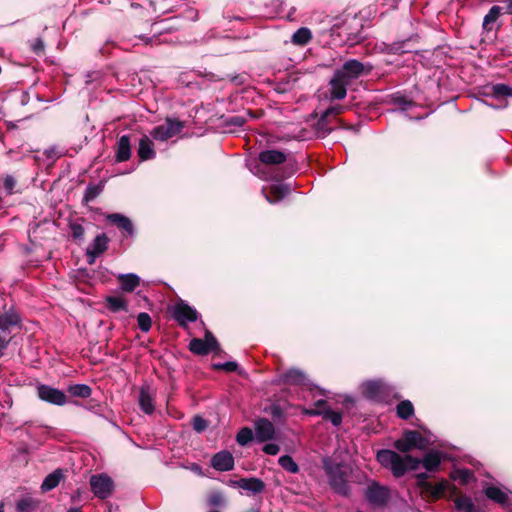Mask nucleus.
I'll return each mask as SVG.
<instances>
[{
    "mask_svg": "<svg viewBox=\"0 0 512 512\" xmlns=\"http://www.w3.org/2000/svg\"><path fill=\"white\" fill-rule=\"evenodd\" d=\"M321 462L331 490L342 497H351V477L353 474L351 464L345 461H338L335 454L323 457Z\"/></svg>",
    "mask_w": 512,
    "mask_h": 512,
    "instance_id": "nucleus-1",
    "label": "nucleus"
},
{
    "mask_svg": "<svg viewBox=\"0 0 512 512\" xmlns=\"http://www.w3.org/2000/svg\"><path fill=\"white\" fill-rule=\"evenodd\" d=\"M371 66L357 60L346 61L341 68L335 70L330 80L329 98L341 100L346 97L347 87L363 75L369 74Z\"/></svg>",
    "mask_w": 512,
    "mask_h": 512,
    "instance_id": "nucleus-2",
    "label": "nucleus"
},
{
    "mask_svg": "<svg viewBox=\"0 0 512 512\" xmlns=\"http://www.w3.org/2000/svg\"><path fill=\"white\" fill-rule=\"evenodd\" d=\"M288 154L278 149H266L259 153L258 161L250 163V170L260 178L267 179L266 167L278 166L287 160Z\"/></svg>",
    "mask_w": 512,
    "mask_h": 512,
    "instance_id": "nucleus-3",
    "label": "nucleus"
},
{
    "mask_svg": "<svg viewBox=\"0 0 512 512\" xmlns=\"http://www.w3.org/2000/svg\"><path fill=\"white\" fill-rule=\"evenodd\" d=\"M430 446L428 438L419 431L405 429L402 437L394 441L393 447L402 453H408L413 449L426 450Z\"/></svg>",
    "mask_w": 512,
    "mask_h": 512,
    "instance_id": "nucleus-4",
    "label": "nucleus"
},
{
    "mask_svg": "<svg viewBox=\"0 0 512 512\" xmlns=\"http://www.w3.org/2000/svg\"><path fill=\"white\" fill-rule=\"evenodd\" d=\"M377 461L387 469H390L393 476L400 478L406 474L403 456L390 449H381L376 455Z\"/></svg>",
    "mask_w": 512,
    "mask_h": 512,
    "instance_id": "nucleus-5",
    "label": "nucleus"
},
{
    "mask_svg": "<svg viewBox=\"0 0 512 512\" xmlns=\"http://www.w3.org/2000/svg\"><path fill=\"white\" fill-rule=\"evenodd\" d=\"M198 317V311L182 299H179L172 308V318L181 328H187L188 323L196 322Z\"/></svg>",
    "mask_w": 512,
    "mask_h": 512,
    "instance_id": "nucleus-6",
    "label": "nucleus"
},
{
    "mask_svg": "<svg viewBox=\"0 0 512 512\" xmlns=\"http://www.w3.org/2000/svg\"><path fill=\"white\" fill-rule=\"evenodd\" d=\"M183 127V122L177 119L167 118L163 124L154 127L150 134L153 139L163 142L178 135Z\"/></svg>",
    "mask_w": 512,
    "mask_h": 512,
    "instance_id": "nucleus-7",
    "label": "nucleus"
},
{
    "mask_svg": "<svg viewBox=\"0 0 512 512\" xmlns=\"http://www.w3.org/2000/svg\"><path fill=\"white\" fill-rule=\"evenodd\" d=\"M90 487L99 499H107L114 491V481L107 474H96L90 478Z\"/></svg>",
    "mask_w": 512,
    "mask_h": 512,
    "instance_id": "nucleus-8",
    "label": "nucleus"
},
{
    "mask_svg": "<svg viewBox=\"0 0 512 512\" xmlns=\"http://www.w3.org/2000/svg\"><path fill=\"white\" fill-rule=\"evenodd\" d=\"M390 387L381 380H370L363 384V396L372 401H384L390 395Z\"/></svg>",
    "mask_w": 512,
    "mask_h": 512,
    "instance_id": "nucleus-9",
    "label": "nucleus"
},
{
    "mask_svg": "<svg viewBox=\"0 0 512 512\" xmlns=\"http://www.w3.org/2000/svg\"><path fill=\"white\" fill-rule=\"evenodd\" d=\"M37 396L40 400L56 406H64L68 402L67 396L63 391L47 384H39L37 386Z\"/></svg>",
    "mask_w": 512,
    "mask_h": 512,
    "instance_id": "nucleus-10",
    "label": "nucleus"
},
{
    "mask_svg": "<svg viewBox=\"0 0 512 512\" xmlns=\"http://www.w3.org/2000/svg\"><path fill=\"white\" fill-rule=\"evenodd\" d=\"M366 500L377 507L385 506L390 499V491L387 487L373 481L365 491Z\"/></svg>",
    "mask_w": 512,
    "mask_h": 512,
    "instance_id": "nucleus-11",
    "label": "nucleus"
},
{
    "mask_svg": "<svg viewBox=\"0 0 512 512\" xmlns=\"http://www.w3.org/2000/svg\"><path fill=\"white\" fill-rule=\"evenodd\" d=\"M255 435L258 442L263 443L274 439L275 428L271 421L260 418L255 421Z\"/></svg>",
    "mask_w": 512,
    "mask_h": 512,
    "instance_id": "nucleus-12",
    "label": "nucleus"
},
{
    "mask_svg": "<svg viewBox=\"0 0 512 512\" xmlns=\"http://www.w3.org/2000/svg\"><path fill=\"white\" fill-rule=\"evenodd\" d=\"M138 403L145 414H152L155 411L154 393L148 384H143L139 390Z\"/></svg>",
    "mask_w": 512,
    "mask_h": 512,
    "instance_id": "nucleus-13",
    "label": "nucleus"
},
{
    "mask_svg": "<svg viewBox=\"0 0 512 512\" xmlns=\"http://www.w3.org/2000/svg\"><path fill=\"white\" fill-rule=\"evenodd\" d=\"M108 241L109 239L105 233L99 234L95 237L93 243L87 248L89 264H93L95 259L107 250Z\"/></svg>",
    "mask_w": 512,
    "mask_h": 512,
    "instance_id": "nucleus-14",
    "label": "nucleus"
},
{
    "mask_svg": "<svg viewBox=\"0 0 512 512\" xmlns=\"http://www.w3.org/2000/svg\"><path fill=\"white\" fill-rule=\"evenodd\" d=\"M211 466L217 471H230L234 468V457L227 450L220 451L213 455Z\"/></svg>",
    "mask_w": 512,
    "mask_h": 512,
    "instance_id": "nucleus-15",
    "label": "nucleus"
},
{
    "mask_svg": "<svg viewBox=\"0 0 512 512\" xmlns=\"http://www.w3.org/2000/svg\"><path fill=\"white\" fill-rule=\"evenodd\" d=\"M104 307L111 313L128 312L129 304L123 295H108L104 298Z\"/></svg>",
    "mask_w": 512,
    "mask_h": 512,
    "instance_id": "nucleus-16",
    "label": "nucleus"
},
{
    "mask_svg": "<svg viewBox=\"0 0 512 512\" xmlns=\"http://www.w3.org/2000/svg\"><path fill=\"white\" fill-rule=\"evenodd\" d=\"M234 485L253 494H260L266 488L264 481L256 477L240 478L234 482Z\"/></svg>",
    "mask_w": 512,
    "mask_h": 512,
    "instance_id": "nucleus-17",
    "label": "nucleus"
},
{
    "mask_svg": "<svg viewBox=\"0 0 512 512\" xmlns=\"http://www.w3.org/2000/svg\"><path fill=\"white\" fill-rule=\"evenodd\" d=\"M442 462V452L438 450H430L421 459V465L427 472H437Z\"/></svg>",
    "mask_w": 512,
    "mask_h": 512,
    "instance_id": "nucleus-18",
    "label": "nucleus"
},
{
    "mask_svg": "<svg viewBox=\"0 0 512 512\" xmlns=\"http://www.w3.org/2000/svg\"><path fill=\"white\" fill-rule=\"evenodd\" d=\"M307 377L299 369H289L280 376V382L285 385L303 386L306 384Z\"/></svg>",
    "mask_w": 512,
    "mask_h": 512,
    "instance_id": "nucleus-19",
    "label": "nucleus"
},
{
    "mask_svg": "<svg viewBox=\"0 0 512 512\" xmlns=\"http://www.w3.org/2000/svg\"><path fill=\"white\" fill-rule=\"evenodd\" d=\"M484 494L489 500L501 505L502 507H507L510 505L508 494L497 486L490 485L486 487L484 489Z\"/></svg>",
    "mask_w": 512,
    "mask_h": 512,
    "instance_id": "nucleus-20",
    "label": "nucleus"
},
{
    "mask_svg": "<svg viewBox=\"0 0 512 512\" xmlns=\"http://www.w3.org/2000/svg\"><path fill=\"white\" fill-rule=\"evenodd\" d=\"M21 317L14 308H10L4 313L0 312V330L7 331L10 327L19 326Z\"/></svg>",
    "mask_w": 512,
    "mask_h": 512,
    "instance_id": "nucleus-21",
    "label": "nucleus"
},
{
    "mask_svg": "<svg viewBox=\"0 0 512 512\" xmlns=\"http://www.w3.org/2000/svg\"><path fill=\"white\" fill-rule=\"evenodd\" d=\"M117 281L123 292L131 293L140 285V277L134 273L119 274Z\"/></svg>",
    "mask_w": 512,
    "mask_h": 512,
    "instance_id": "nucleus-22",
    "label": "nucleus"
},
{
    "mask_svg": "<svg viewBox=\"0 0 512 512\" xmlns=\"http://www.w3.org/2000/svg\"><path fill=\"white\" fill-rule=\"evenodd\" d=\"M449 488V483L447 480L442 479L437 484L433 485L431 483V488H426L422 493L425 497L436 501L444 497L446 490Z\"/></svg>",
    "mask_w": 512,
    "mask_h": 512,
    "instance_id": "nucleus-23",
    "label": "nucleus"
},
{
    "mask_svg": "<svg viewBox=\"0 0 512 512\" xmlns=\"http://www.w3.org/2000/svg\"><path fill=\"white\" fill-rule=\"evenodd\" d=\"M108 219L112 224L116 225L119 229L125 231L128 236H132L134 234L133 224L128 217L115 213L109 215Z\"/></svg>",
    "mask_w": 512,
    "mask_h": 512,
    "instance_id": "nucleus-24",
    "label": "nucleus"
},
{
    "mask_svg": "<svg viewBox=\"0 0 512 512\" xmlns=\"http://www.w3.org/2000/svg\"><path fill=\"white\" fill-rule=\"evenodd\" d=\"M138 156L142 161L152 159L155 157L152 140L144 135L139 141Z\"/></svg>",
    "mask_w": 512,
    "mask_h": 512,
    "instance_id": "nucleus-25",
    "label": "nucleus"
},
{
    "mask_svg": "<svg viewBox=\"0 0 512 512\" xmlns=\"http://www.w3.org/2000/svg\"><path fill=\"white\" fill-rule=\"evenodd\" d=\"M131 146L130 138L127 135H123L117 142L116 158L117 161L123 162L130 158Z\"/></svg>",
    "mask_w": 512,
    "mask_h": 512,
    "instance_id": "nucleus-26",
    "label": "nucleus"
},
{
    "mask_svg": "<svg viewBox=\"0 0 512 512\" xmlns=\"http://www.w3.org/2000/svg\"><path fill=\"white\" fill-rule=\"evenodd\" d=\"M63 478V473L61 469H56L52 473L48 474L41 484V490L43 492L51 491L56 488L61 479Z\"/></svg>",
    "mask_w": 512,
    "mask_h": 512,
    "instance_id": "nucleus-27",
    "label": "nucleus"
},
{
    "mask_svg": "<svg viewBox=\"0 0 512 512\" xmlns=\"http://www.w3.org/2000/svg\"><path fill=\"white\" fill-rule=\"evenodd\" d=\"M307 413L310 415H323L324 419L331 421L334 426H339L342 423V413L330 408L325 410H310Z\"/></svg>",
    "mask_w": 512,
    "mask_h": 512,
    "instance_id": "nucleus-28",
    "label": "nucleus"
},
{
    "mask_svg": "<svg viewBox=\"0 0 512 512\" xmlns=\"http://www.w3.org/2000/svg\"><path fill=\"white\" fill-rule=\"evenodd\" d=\"M414 406L410 400H402L396 406V414L400 419L408 420L414 415Z\"/></svg>",
    "mask_w": 512,
    "mask_h": 512,
    "instance_id": "nucleus-29",
    "label": "nucleus"
},
{
    "mask_svg": "<svg viewBox=\"0 0 512 512\" xmlns=\"http://www.w3.org/2000/svg\"><path fill=\"white\" fill-rule=\"evenodd\" d=\"M68 393L77 398L86 399L92 394V388L87 384H73L67 389Z\"/></svg>",
    "mask_w": 512,
    "mask_h": 512,
    "instance_id": "nucleus-30",
    "label": "nucleus"
},
{
    "mask_svg": "<svg viewBox=\"0 0 512 512\" xmlns=\"http://www.w3.org/2000/svg\"><path fill=\"white\" fill-rule=\"evenodd\" d=\"M189 350L199 356H206L212 352L201 338H193L189 343Z\"/></svg>",
    "mask_w": 512,
    "mask_h": 512,
    "instance_id": "nucleus-31",
    "label": "nucleus"
},
{
    "mask_svg": "<svg viewBox=\"0 0 512 512\" xmlns=\"http://www.w3.org/2000/svg\"><path fill=\"white\" fill-rule=\"evenodd\" d=\"M312 34L308 28L298 29L292 36V42L296 45H305L311 40Z\"/></svg>",
    "mask_w": 512,
    "mask_h": 512,
    "instance_id": "nucleus-32",
    "label": "nucleus"
},
{
    "mask_svg": "<svg viewBox=\"0 0 512 512\" xmlns=\"http://www.w3.org/2000/svg\"><path fill=\"white\" fill-rule=\"evenodd\" d=\"M501 14H503V13L498 5L491 7L488 14L484 17V21H483L484 29L491 30L492 29L491 25L496 22V20L498 19V17Z\"/></svg>",
    "mask_w": 512,
    "mask_h": 512,
    "instance_id": "nucleus-33",
    "label": "nucleus"
},
{
    "mask_svg": "<svg viewBox=\"0 0 512 512\" xmlns=\"http://www.w3.org/2000/svg\"><path fill=\"white\" fill-rule=\"evenodd\" d=\"M279 465L289 473H298L299 466L290 455H283L278 460Z\"/></svg>",
    "mask_w": 512,
    "mask_h": 512,
    "instance_id": "nucleus-34",
    "label": "nucleus"
},
{
    "mask_svg": "<svg viewBox=\"0 0 512 512\" xmlns=\"http://www.w3.org/2000/svg\"><path fill=\"white\" fill-rule=\"evenodd\" d=\"M264 412L272 417L274 421H283L285 413L282 407L277 403H272L264 408Z\"/></svg>",
    "mask_w": 512,
    "mask_h": 512,
    "instance_id": "nucleus-35",
    "label": "nucleus"
},
{
    "mask_svg": "<svg viewBox=\"0 0 512 512\" xmlns=\"http://www.w3.org/2000/svg\"><path fill=\"white\" fill-rule=\"evenodd\" d=\"M253 431L249 427H243L239 430L236 436V441L241 446H246L253 440Z\"/></svg>",
    "mask_w": 512,
    "mask_h": 512,
    "instance_id": "nucleus-36",
    "label": "nucleus"
},
{
    "mask_svg": "<svg viewBox=\"0 0 512 512\" xmlns=\"http://www.w3.org/2000/svg\"><path fill=\"white\" fill-rule=\"evenodd\" d=\"M137 322L142 332H148L152 327V319L146 312H141L138 314Z\"/></svg>",
    "mask_w": 512,
    "mask_h": 512,
    "instance_id": "nucleus-37",
    "label": "nucleus"
},
{
    "mask_svg": "<svg viewBox=\"0 0 512 512\" xmlns=\"http://www.w3.org/2000/svg\"><path fill=\"white\" fill-rule=\"evenodd\" d=\"M207 503L211 507H220L225 504V499L220 491H213L208 495Z\"/></svg>",
    "mask_w": 512,
    "mask_h": 512,
    "instance_id": "nucleus-38",
    "label": "nucleus"
},
{
    "mask_svg": "<svg viewBox=\"0 0 512 512\" xmlns=\"http://www.w3.org/2000/svg\"><path fill=\"white\" fill-rule=\"evenodd\" d=\"M36 509L34 501L31 498H23L17 502V512H33Z\"/></svg>",
    "mask_w": 512,
    "mask_h": 512,
    "instance_id": "nucleus-39",
    "label": "nucleus"
},
{
    "mask_svg": "<svg viewBox=\"0 0 512 512\" xmlns=\"http://www.w3.org/2000/svg\"><path fill=\"white\" fill-rule=\"evenodd\" d=\"M404 459V467L406 469V472L408 471H416L421 465V459L413 457L411 455H405L403 456Z\"/></svg>",
    "mask_w": 512,
    "mask_h": 512,
    "instance_id": "nucleus-40",
    "label": "nucleus"
},
{
    "mask_svg": "<svg viewBox=\"0 0 512 512\" xmlns=\"http://www.w3.org/2000/svg\"><path fill=\"white\" fill-rule=\"evenodd\" d=\"M238 364L234 361H228L225 363H214L212 364V369L217 371H226V372H237Z\"/></svg>",
    "mask_w": 512,
    "mask_h": 512,
    "instance_id": "nucleus-41",
    "label": "nucleus"
},
{
    "mask_svg": "<svg viewBox=\"0 0 512 512\" xmlns=\"http://www.w3.org/2000/svg\"><path fill=\"white\" fill-rule=\"evenodd\" d=\"M211 351L220 350V345L214 334L210 330H206L204 339H202Z\"/></svg>",
    "mask_w": 512,
    "mask_h": 512,
    "instance_id": "nucleus-42",
    "label": "nucleus"
},
{
    "mask_svg": "<svg viewBox=\"0 0 512 512\" xmlns=\"http://www.w3.org/2000/svg\"><path fill=\"white\" fill-rule=\"evenodd\" d=\"M297 188L295 181H292L290 179L280 182L278 185H276L271 192H291L294 191Z\"/></svg>",
    "mask_w": 512,
    "mask_h": 512,
    "instance_id": "nucleus-43",
    "label": "nucleus"
},
{
    "mask_svg": "<svg viewBox=\"0 0 512 512\" xmlns=\"http://www.w3.org/2000/svg\"><path fill=\"white\" fill-rule=\"evenodd\" d=\"M69 228L71 231V236L74 240H82L85 230L83 226L77 222H70Z\"/></svg>",
    "mask_w": 512,
    "mask_h": 512,
    "instance_id": "nucleus-44",
    "label": "nucleus"
},
{
    "mask_svg": "<svg viewBox=\"0 0 512 512\" xmlns=\"http://www.w3.org/2000/svg\"><path fill=\"white\" fill-rule=\"evenodd\" d=\"M192 427L196 432L201 433L208 427V421L200 415H195L192 418Z\"/></svg>",
    "mask_w": 512,
    "mask_h": 512,
    "instance_id": "nucleus-45",
    "label": "nucleus"
},
{
    "mask_svg": "<svg viewBox=\"0 0 512 512\" xmlns=\"http://www.w3.org/2000/svg\"><path fill=\"white\" fill-rule=\"evenodd\" d=\"M342 111V108L340 106L331 107L326 109V111L321 116L319 122H318V129L322 130L324 129V125L326 123V119L332 115V114H339Z\"/></svg>",
    "mask_w": 512,
    "mask_h": 512,
    "instance_id": "nucleus-46",
    "label": "nucleus"
},
{
    "mask_svg": "<svg viewBox=\"0 0 512 512\" xmlns=\"http://www.w3.org/2000/svg\"><path fill=\"white\" fill-rule=\"evenodd\" d=\"M415 478L417 480V487L421 490L422 493L426 488H431V483L427 481L429 478L427 472L418 473L415 475Z\"/></svg>",
    "mask_w": 512,
    "mask_h": 512,
    "instance_id": "nucleus-47",
    "label": "nucleus"
},
{
    "mask_svg": "<svg viewBox=\"0 0 512 512\" xmlns=\"http://www.w3.org/2000/svg\"><path fill=\"white\" fill-rule=\"evenodd\" d=\"M472 476L468 469H460L451 473L453 479H460L462 484H467Z\"/></svg>",
    "mask_w": 512,
    "mask_h": 512,
    "instance_id": "nucleus-48",
    "label": "nucleus"
},
{
    "mask_svg": "<svg viewBox=\"0 0 512 512\" xmlns=\"http://www.w3.org/2000/svg\"><path fill=\"white\" fill-rule=\"evenodd\" d=\"M492 93L496 97L512 95V89L505 84H497L492 87Z\"/></svg>",
    "mask_w": 512,
    "mask_h": 512,
    "instance_id": "nucleus-49",
    "label": "nucleus"
},
{
    "mask_svg": "<svg viewBox=\"0 0 512 512\" xmlns=\"http://www.w3.org/2000/svg\"><path fill=\"white\" fill-rule=\"evenodd\" d=\"M262 450L264 453L274 456L279 453L280 447H279V445H277L275 443H268L263 446Z\"/></svg>",
    "mask_w": 512,
    "mask_h": 512,
    "instance_id": "nucleus-50",
    "label": "nucleus"
},
{
    "mask_svg": "<svg viewBox=\"0 0 512 512\" xmlns=\"http://www.w3.org/2000/svg\"><path fill=\"white\" fill-rule=\"evenodd\" d=\"M265 199L271 203V204H275L277 202H280L281 200H283V198L287 195V194H282V193H279V194H263Z\"/></svg>",
    "mask_w": 512,
    "mask_h": 512,
    "instance_id": "nucleus-51",
    "label": "nucleus"
},
{
    "mask_svg": "<svg viewBox=\"0 0 512 512\" xmlns=\"http://www.w3.org/2000/svg\"><path fill=\"white\" fill-rule=\"evenodd\" d=\"M2 187L8 191L12 190L15 187V179L12 176H6Z\"/></svg>",
    "mask_w": 512,
    "mask_h": 512,
    "instance_id": "nucleus-52",
    "label": "nucleus"
},
{
    "mask_svg": "<svg viewBox=\"0 0 512 512\" xmlns=\"http://www.w3.org/2000/svg\"><path fill=\"white\" fill-rule=\"evenodd\" d=\"M32 49L36 53H41L44 50V43L41 39H35L32 43Z\"/></svg>",
    "mask_w": 512,
    "mask_h": 512,
    "instance_id": "nucleus-53",
    "label": "nucleus"
},
{
    "mask_svg": "<svg viewBox=\"0 0 512 512\" xmlns=\"http://www.w3.org/2000/svg\"><path fill=\"white\" fill-rule=\"evenodd\" d=\"M10 339H6L4 336L0 334V358L3 356L4 350H6L9 346Z\"/></svg>",
    "mask_w": 512,
    "mask_h": 512,
    "instance_id": "nucleus-54",
    "label": "nucleus"
},
{
    "mask_svg": "<svg viewBox=\"0 0 512 512\" xmlns=\"http://www.w3.org/2000/svg\"><path fill=\"white\" fill-rule=\"evenodd\" d=\"M502 13L512 14V0H505L502 6H499Z\"/></svg>",
    "mask_w": 512,
    "mask_h": 512,
    "instance_id": "nucleus-55",
    "label": "nucleus"
},
{
    "mask_svg": "<svg viewBox=\"0 0 512 512\" xmlns=\"http://www.w3.org/2000/svg\"><path fill=\"white\" fill-rule=\"evenodd\" d=\"M326 400L320 399L315 402V406L318 408L317 410H325L326 407Z\"/></svg>",
    "mask_w": 512,
    "mask_h": 512,
    "instance_id": "nucleus-56",
    "label": "nucleus"
},
{
    "mask_svg": "<svg viewBox=\"0 0 512 512\" xmlns=\"http://www.w3.org/2000/svg\"><path fill=\"white\" fill-rule=\"evenodd\" d=\"M98 194H84V200L86 202L92 201Z\"/></svg>",
    "mask_w": 512,
    "mask_h": 512,
    "instance_id": "nucleus-57",
    "label": "nucleus"
},
{
    "mask_svg": "<svg viewBox=\"0 0 512 512\" xmlns=\"http://www.w3.org/2000/svg\"><path fill=\"white\" fill-rule=\"evenodd\" d=\"M191 20H195L197 18V13L194 11H190V15L188 16Z\"/></svg>",
    "mask_w": 512,
    "mask_h": 512,
    "instance_id": "nucleus-58",
    "label": "nucleus"
},
{
    "mask_svg": "<svg viewBox=\"0 0 512 512\" xmlns=\"http://www.w3.org/2000/svg\"><path fill=\"white\" fill-rule=\"evenodd\" d=\"M67 512H82V510L78 507H73L68 509Z\"/></svg>",
    "mask_w": 512,
    "mask_h": 512,
    "instance_id": "nucleus-59",
    "label": "nucleus"
},
{
    "mask_svg": "<svg viewBox=\"0 0 512 512\" xmlns=\"http://www.w3.org/2000/svg\"><path fill=\"white\" fill-rule=\"evenodd\" d=\"M234 122H235L236 124H238V125H242V123H243V122H242V119H241L240 117H235V118H234Z\"/></svg>",
    "mask_w": 512,
    "mask_h": 512,
    "instance_id": "nucleus-60",
    "label": "nucleus"
},
{
    "mask_svg": "<svg viewBox=\"0 0 512 512\" xmlns=\"http://www.w3.org/2000/svg\"><path fill=\"white\" fill-rule=\"evenodd\" d=\"M155 42H156V39H154V37H153V38H151V39H149V40L147 41V43H150V44H153V43H155Z\"/></svg>",
    "mask_w": 512,
    "mask_h": 512,
    "instance_id": "nucleus-61",
    "label": "nucleus"
},
{
    "mask_svg": "<svg viewBox=\"0 0 512 512\" xmlns=\"http://www.w3.org/2000/svg\"><path fill=\"white\" fill-rule=\"evenodd\" d=\"M246 512H259V510L255 509V508H251V509L247 510Z\"/></svg>",
    "mask_w": 512,
    "mask_h": 512,
    "instance_id": "nucleus-62",
    "label": "nucleus"
},
{
    "mask_svg": "<svg viewBox=\"0 0 512 512\" xmlns=\"http://www.w3.org/2000/svg\"><path fill=\"white\" fill-rule=\"evenodd\" d=\"M170 29H171V27H164L163 29H161V31H164V30L166 31V30H170Z\"/></svg>",
    "mask_w": 512,
    "mask_h": 512,
    "instance_id": "nucleus-63",
    "label": "nucleus"
},
{
    "mask_svg": "<svg viewBox=\"0 0 512 512\" xmlns=\"http://www.w3.org/2000/svg\"><path fill=\"white\" fill-rule=\"evenodd\" d=\"M0 512H4L3 510V504L0 505Z\"/></svg>",
    "mask_w": 512,
    "mask_h": 512,
    "instance_id": "nucleus-64",
    "label": "nucleus"
}]
</instances>
